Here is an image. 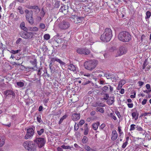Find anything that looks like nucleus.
Instances as JSON below:
<instances>
[{"instance_id": "f257e3e1", "label": "nucleus", "mask_w": 151, "mask_h": 151, "mask_svg": "<svg viewBox=\"0 0 151 151\" xmlns=\"http://www.w3.org/2000/svg\"><path fill=\"white\" fill-rule=\"evenodd\" d=\"M118 38L119 41L123 42H128L132 40L131 35L126 31L120 32L118 35Z\"/></svg>"}, {"instance_id": "f03ea898", "label": "nucleus", "mask_w": 151, "mask_h": 151, "mask_svg": "<svg viewBox=\"0 0 151 151\" xmlns=\"http://www.w3.org/2000/svg\"><path fill=\"white\" fill-rule=\"evenodd\" d=\"M112 37V31L110 28H106L105 30L104 33L101 35V41L107 42L109 41Z\"/></svg>"}, {"instance_id": "7ed1b4c3", "label": "nucleus", "mask_w": 151, "mask_h": 151, "mask_svg": "<svg viewBox=\"0 0 151 151\" xmlns=\"http://www.w3.org/2000/svg\"><path fill=\"white\" fill-rule=\"evenodd\" d=\"M23 145L25 149L29 151H34L36 150V145L32 141H25Z\"/></svg>"}, {"instance_id": "20e7f679", "label": "nucleus", "mask_w": 151, "mask_h": 151, "mask_svg": "<svg viewBox=\"0 0 151 151\" xmlns=\"http://www.w3.org/2000/svg\"><path fill=\"white\" fill-rule=\"evenodd\" d=\"M25 13L26 17L27 20L31 24H32L34 23V20L32 17V10L29 11L27 9L25 10Z\"/></svg>"}, {"instance_id": "39448f33", "label": "nucleus", "mask_w": 151, "mask_h": 151, "mask_svg": "<svg viewBox=\"0 0 151 151\" xmlns=\"http://www.w3.org/2000/svg\"><path fill=\"white\" fill-rule=\"evenodd\" d=\"M34 141L37 144L40 148H41L44 146L46 142L45 139L42 137L37 138L34 140Z\"/></svg>"}, {"instance_id": "423d86ee", "label": "nucleus", "mask_w": 151, "mask_h": 151, "mask_svg": "<svg viewBox=\"0 0 151 151\" xmlns=\"http://www.w3.org/2000/svg\"><path fill=\"white\" fill-rule=\"evenodd\" d=\"M127 51V47L123 46H121L119 48V50L117 52V53L115 55L116 57L120 56L126 53Z\"/></svg>"}, {"instance_id": "0eeeda50", "label": "nucleus", "mask_w": 151, "mask_h": 151, "mask_svg": "<svg viewBox=\"0 0 151 151\" xmlns=\"http://www.w3.org/2000/svg\"><path fill=\"white\" fill-rule=\"evenodd\" d=\"M70 26V23L65 20H63L59 25V28L62 30H65L68 28Z\"/></svg>"}, {"instance_id": "6e6552de", "label": "nucleus", "mask_w": 151, "mask_h": 151, "mask_svg": "<svg viewBox=\"0 0 151 151\" xmlns=\"http://www.w3.org/2000/svg\"><path fill=\"white\" fill-rule=\"evenodd\" d=\"M77 52L80 54H84L87 55L90 53V50L86 47L78 48L76 50Z\"/></svg>"}, {"instance_id": "1a4fd4ad", "label": "nucleus", "mask_w": 151, "mask_h": 151, "mask_svg": "<svg viewBox=\"0 0 151 151\" xmlns=\"http://www.w3.org/2000/svg\"><path fill=\"white\" fill-rule=\"evenodd\" d=\"M56 61L57 62H58L59 63H60L61 65H65V63L63 62L60 59L58 58L54 57L52 58L51 59V60L50 61V64L49 65V66L51 65H54L55 66L56 65H57L56 63Z\"/></svg>"}, {"instance_id": "9d476101", "label": "nucleus", "mask_w": 151, "mask_h": 151, "mask_svg": "<svg viewBox=\"0 0 151 151\" xmlns=\"http://www.w3.org/2000/svg\"><path fill=\"white\" fill-rule=\"evenodd\" d=\"M98 62L95 59L89 60L85 62L84 66H96L98 64Z\"/></svg>"}, {"instance_id": "9b49d317", "label": "nucleus", "mask_w": 151, "mask_h": 151, "mask_svg": "<svg viewBox=\"0 0 151 151\" xmlns=\"http://www.w3.org/2000/svg\"><path fill=\"white\" fill-rule=\"evenodd\" d=\"M34 130L32 128H29L27 130V133L24 137V138L28 139L32 137L34 134Z\"/></svg>"}, {"instance_id": "f8f14e48", "label": "nucleus", "mask_w": 151, "mask_h": 151, "mask_svg": "<svg viewBox=\"0 0 151 151\" xmlns=\"http://www.w3.org/2000/svg\"><path fill=\"white\" fill-rule=\"evenodd\" d=\"M33 35L32 32H26L23 35L22 37L24 39H28L32 38Z\"/></svg>"}, {"instance_id": "ddd939ff", "label": "nucleus", "mask_w": 151, "mask_h": 151, "mask_svg": "<svg viewBox=\"0 0 151 151\" xmlns=\"http://www.w3.org/2000/svg\"><path fill=\"white\" fill-rule=\"evenodd\" d=\"M81 117L80 114L74 113L72 114L71 118L73 121H77L79 120Z\"/></svg>"}, {"instance_id": "4468645a", "label": "nucleus", "mask_w": 151, "mask_h": 151, "mask_svg": "<svg viewBox=\"0 0 151 151\" xmlns=\"http://www.w3.org/2000/svg\"><path fill=\"white\" fill-rule=\"evenodd\" d=\"M118 137V134L115 130H113L112 132V137L111 139L112 140H115Z\"/></svg>"}, {"instance_id": "2eb2a0df", "label": "nucleus", "mask_w": 151, "mask_h": 151, "mask_svg": "<svg viewBox=\"0 0 151 151\" xmlns=\"http://www.w3.org/2000/svg\"><path fill=\"white\" fill-rule=\"evenodd\" d=\"M114 97L110 96L107 101V104L109 105H112L114 102Z\"/></svg>"}, {"instance_id": "dca6fc26", "label": "nucleus", "mask_w": 151, "mask_h": 151, "mask_svg": "<svg viewBox=\"0 0 151 151\" xmlns=\"http://www.w3.org/2000/svg\"><path fill=\"white\" fill-rule=\"evenodd\" d=\"M4 94L6 96L9 95H12L13 96H15V94L11 90H7L4 92Z\"/></svg>"}, {"instance_id": "f3484780", "label": "nucleus", "mask_w": 151, "mask_h": 151, "mask_svg": "<svg viewBox=\"0 0 151 151\" xmlns=\"http://www.w3.org/2000/svg\"><path fill=\"white\" fill-rule=\"evenodd\" d=\"M37 68H37V67H33L32 68H29L27 67H25V71H27L29 72L32 70L33 71L35 70H37Z\"/></svg>"}, {"instance_id": "a211bd4d", "label": "nucleus", "mask_w": 151, "mask_h": 151, "mask_svg": "<svg viewBox=\"0 0 151 151\" xmlns=\"http://www.w3.org/2000/svg\"><path fill=\"white\" fill-rule=\"evenodd\" d=\"M132 115L133 118H134L135 120H137L138 119L139 116L138 113L137 112H134L132 113Z\"/></svg>"}, {"instance_id": "6ab92c4d", "label": "nucleus", "mask_w": 151, "mask_h": 151, "mask_svg": "<svg viewBox=\"0 0 151 151\" xmlns=\"http://www.w3.org/2000/svg\"><path fill=\"white\" fill-rule=\"evenodd\" d=\"M68 69L75 73H76L78 70L77 67H69Z\"/></svg>"}, {"instance_id": "aec40b11", "label": "nucleus", "mask_w": 151, "mask_h": 151, "mask_svg": "<svg viewBox=\"0 0 151 151\" xmlns=\"http://www.w3.org/2000/svg\"><path fill=\"white\" fill-rule=\"evenodd\" d=\"M20 27L23 30L26 31L27 29L25 27V23L24 22H22L20 24Z\"/></svg>"}, {"instance_id": "412c9836", "label": "nucleus", "mask_w": 151, "mask_h": 151, "mask_svg": "<svg viewBox=\"0 0 151 151\" xmlns=\"http://www.w3.org/2000/svg\"><path fill=\"white\" fill-rule=\"evenodd\" d=\"M99 125V122H97L96 123H95L93 124V128L94 130H96L98 127V126Z\"/></svg>"}, {"instance_id": "4be33fe9", "label": "nucleus", "mask_w": 151, "mask_h": 151, "mask_svg": "<svg viewBox=\"0 0 151 151\" xmlns=\"http://www.w3.org/2000/svg\"><path fill=\"white\" fill-rule=\"evenodd\" d=\"M5 139L4 138L0 136V147H1L5 143Z\"/></svg>"}, {"instance_id": "5701e85b", "label": "nucleus", "mask_w": 151, "mask_h": 151, "mask_svg": "<svg viewBox=\"0 0 151 151\" xmlns=\"http://www.w3.org/2000/svg\"><path fill=\"white\" fill-rule=\"evenodd\" d=\"M104 75V76H106L107 79H112L113 77V76L110 73H105Z\"/></svg>"}, {"instance_id": "b1692460", "label": "nucleus", "mask_w": 151, "mask_h": 151, "mask_svg": "<svg viewBox=\"0 0 151 151\" xmlns=\"http://www.w3.org/2000/svg\"><path fill=\"white\" fill-rule=\"evenodd\" d=\"M17 11L21 14H22L24 13V12L21 6H19L18 7L17 9Z\"/></svg>"}, {"instance_id": "393cba45", "label": "nucleus", "mask_w": 151, "mask_h": 151, "mask_svg": "<svg viewBox=\"0 0 151 151\" xmlns=\"http://www.w3.org/2000/svg\"><path fill=\"white\" fill-rule=\"evenodd\" d=\"M102 90L104 92H108L109 91L108 86H104V87L102 88Z\"/></svg>"}, {"instance_id": "a878e982", "label": "nucleus", "mask_w": 151, "mask_h": 151, "mask_svg": "<svg viewBox=\"0 0 151 151\" xmlns=\"http://www.w3.org/2000/svg\"><path fill=\"white\" fill-rule=\"evenodd\" d=\"M146 16L145 17V19H149L151 16V12L149 11H147L146 13Z\"/></svg>"}, {"instance_id": "bb28decb", "label": "nucleus", "mask_w": 151, "mask_h": 151, "mask_svg": "<svg viewBox=\"0 0 151 151\" xmlns=\"http://www.w3.org/2000/svg\"><path fill=\"white\" fill-rule=\"evenodd\" d=\"M84 148L87 151H96L95 150L91 148L88 145H85L84 147Z\"/></svg>"}, {"instance_id": "cd10ccee", "label": "nucleus", "mask_w": 151, "mask_h": 151, "mask_svg": "<svg viewBox=\"0 0 151 151\" xmlns=\"http://www.w3.org/2000/svg\"><path fill=\"white\" fill-rule=\"evenodd\" d=\"M29 30L31 31L36 32L38 30V28L35 27H30Z\"/></svg>"}, {"instance_id": "c85d7f7f", "label": "nucleus", "mask_w": 151, "mask_h": 151, "mask_svg": "<svg viewBox=\"0 0 151 151\" xmlns=\"http://www.w3.org/2000/svg\"><path fill=\"white\" fill-rule=\"evenodd\" d=\"M88 141L87 137L86 136L83 137V139L82 140V142L83 143H86Z\"/></svg>"}, {"instance_id": "c756f323", "label": "nucleus", "mask_w": 151, "mask_h": 151, "mask_svg": "<svg viewBox=\"0 0 151 151\" xmlns=\"http://www.w3.org/2000/svg\"><path fill=\"white\" fill-rule=\"evenodd\" d=\"M60 1H56L54 7L55 8H58L60 6Z\"/></svg>"}, {"instance_id": "7c9ffc66", "label": "nucleus", "mask_w": 151, "mask_h": 151, "mask_svg": "<svg viewBox=\"0 0 151 151\" xmlns=\"http://www.w3.org/2000/svg\"><path fill=\"white\" fill-rule=\"evenodd\" d=\"M109 116L113 119L114 120H116L117 119L116 117L114 115V113H111L109 115Z\"/></svg>"}, {"instance_id": "2f4dec72", "label": "nucleus", "mask_w": 151, "mask_h": 151, "mask_svg": "<svg viewBox=\"0 0 151 151\" xmlns=\"http://www.w3.org/2000/svg\"><path fill=\"white\" fill-rule=\"evenodd\" d=\"M66 10L65 5H63L61 6L60 8L59 9V12H63L64 11Z\"/></svg>"}, {"instance_id": "473e14b6", "label": "nucleus", "mask_w": 151, "mask_h": 151, "mask_svg": "<svg viewBox=\"0 0 151 151\" xmlns=\"http://www.w3.org/2000/svg\"><path fill=\"white\" fill-rule=\"evenodd\" d=\"M96 111H99L101 113H103L104 111L103 108L100 107L97 108Z\"/></svg>"}, {"instance_id": "72a5a7b5", "label": "nucleus", "mask_w": 151, "mask_h": 151, "mask_svg": "<svg viewBox=\"0 0 151 151\" xmlns=\"http://www.w3.org/2000/svg\"><path fill=\"white\" fill-rule=\"evenodd\" d=\"M67 116L66 115H64L60 119L59 121L58 122V124H61V123L64 120V119H65Z\"/></svg>"}, {"instance_id": "f704fd0d", "label": "nucleus", "mask_w": 151, "mask_h": 151, "mask_svg": "<svg viewBox=\"0 0 151 151\" xmlns=\"http://www.w3.org/2000/svg\"><path fill=\"white\" fill-rule=\"evenodd\" d=\"M136 129L137 130L139 131H145L143 130L142 127L139 126H138V125H137L136 127Z\"/></svg>"}, {"instance_id": "c9c22d12", "label": "nucleus", "mask_w": 151, "mask_h": 151, "mask_svg": "<svg viewBox=\"0 0 151 151\" xmlns=\"http://www.w3.org/2000/svg\"><path fill=\"white\" fill-rule=\"evenodd\" d=\"M61 147L65 149H71V147L69 146H65V145H63L61 146Z\"/></svg>"}, {"instance_id": "e433bc0d", "label": "nucleus", "mask_w": 151, "mask_h": 151, "mask_svg": "<svg viewBox=\"0 0 151 151\" xmlns=\"http://www.w3.org/2000/svg\"><path fill=\"white\" fill-rule=\"evenodd\" d=\"M83 19V18L82 17H77V22H76V23H79L81 22L82 21Z\"/></svg>"}, {"instance_id": "4c0bfd02", "label": "nucleus", "mask_w": 151, "mask_h": 151, "mask_svg": "<svg viewBox=\"0 0 151 151\" xmlns=\"http://www.w3.org/2000/svg\"><path fill=\"white\" fill-rule=\"evenodd\" d=\"M44 39L48 40L50 38V36L49 34H46L44 35Z\"/></svg>"}, {"instance_id": "58836bf2", "label": "nucleus", "mask_w": 151, "mask_h": 151, "mask_svg": "<svg viewBox=\"0 0 151 151\" xmlns=\"http://www.w3.org/2000/svg\"><path fill=\"white\" fill-rule=\"evenodd\" d=\"M30 63L32 64L34 66H37V60L35 59L33 61H30Z\"/></svg>"}, {"instance_id": "ea45409f", "label": "nucleus", "mask_w": 151, "mask_h": 151, "mask_svg": "<svg viewBox=\"0 0 151 151\" xmlns=\"http://www.w3.org/2000/svg\"><path fill=\"white\" fill-rule=\"evenodd\" d=\"M17 84L18 86H19L20 87H22L24 85V83L23 82H21V81L17 82Z\"/></svg>"}, {"instance_id": "a19ab883", "label": "nucleus", "mask_w": 151, "mask_h": 151, "mask_svg": "<svg viewBox=\"0 0 151 151\" xmlns=\"http://www.w3.org/2000/svg\"><path fill=\"white\" fill-rule=\"evenodd\" d=\"M44 132V129H42L40 130L37 131V133L39 135H41Z\"/></svg>"}, {"instance_id": "79ce46f5", "label": "nucleus", "mask_w": 151, "mask_h": 151, "mask_svg": "<svg viewBox=\"0 0 151 151\" xmlns=\"http://www.w3.org/2000/svg\"><path fill=\"white\" fill-rule=\"evenodd\" d=\"M29 8L30 9H35L36 10H37V9H38V6H30Z\"/></svg>"}, {"instance_id": "37998d69", "label": "nucleus", "mask_w": 151, "mask_h": 151, "mask_svg": "<svg viewBox=\"0 0 151 151\" xmlns=\"http://www.w3.org/2000/svg\"><path fill=\"white\" fill-rule=\"evenodd\" d=\"M126 83V81L125 80H122L119 82V84L121 86H122L124 84Z\"/></svg>"}, {"instance_id": "c03bdc74", "label": "nucleus", "mask_w": 151, "mask_h": 151, "mask_svg": "<svg viewBox=\"0 0 151 151\" xmlns=\"http://www.w3.org/2000/svg\"><path fill=\"white\" fill-rule=\"evenodd\" d=\"M85 68L91 71L95 68V67H85Z\"/></svg>"}, {"instance_id": "a18cd8bd", "label": "nucleus", "mask_w": 151, "mask_h": 151, "mask_svg": "<svg viewBox=\"0 0 151 151\" xmlns=\"http://www.w3.org/2000/svg\"><path fill=\"white\" fill-rule=\"evenodd\" d=\"M136 125L134 124H132L130 125V131H132L134 130L136 128V127L135 126Z\"/></svg>"}, {"instance_id": "49530a36", "label": "nucleus", "mask_w": 151, "mask_h": 151, "mask_svg": "<svg viewBox=\"0 0 151 151\" xmlns=\"http://www.w3.org/2000/svg\"><path fill=\"white\" fill-rule=\"evenodd\" d=\"M37 119L38 122L39 123L42 122V121L41 118V116L40 115H38L37 118Z\"/></svg>"}, {"instance_id": "de8ad7c7", "label": "nucleus", "mask_w": 151, "mask_h": 151, "mask_svg": "<svg viewBox=\"0 0 151 151\" xmlns=\"http://www.w3.org/2000/svg\"><path fill=\"white\" fill-rule=\"evenodd\" d=\"M20 50H12L11 52V53H12L13 54H15L18 53L20 51Z\"/></svg>"}, {"instance_id": "09e8293b", "label": "nucleus", "mask_w": 151, "mask_h": 151, "mask_svg": "<svg viewBox=\"0 0 151 151\" xmlns=\"http://www.w3.org/2000/svg\"><path fill=\"white\" fill-rule=\"evenodd\" d=\"M109 98V94L107 93H105V96H104V99L105 100H108V99Z\"/></svg>"}, {"instance_id": "8fccbe9b", "label": "nucleus", "mask_w": 151, "mask_h": 151, "mask_svg": "<svg viewBox=\"0 0 151 151\" xmlns=\"http://www.w3.org/2000/svg\"><path fill=\"white\" fill-rule=\"evenodd\" d=\"M148 62L147 59H146L143 63V66H146L148 64Z\"/></svg>"}, {"instance_id": "3c124183", "label": "nucleus", "mask_w": 151, "mask_h": 151, "mask_svg": "<svg viewBox=\"0 0 151 151\" xmlns=\"http://www.w3.org/2000/svg\"><path fill=\"white\" fill-rule=\"evenodd\" d=\"M128 144V142L126 141L124 143L122 146V147L123 148H125Z\"/></svg>"}, {"instance_id": "603ef678", "label": "nucleus", "mask_w": 151, "mask_h": 151, "mask_svg": "<svg viewBox=\"0 0 151 151\" xmlns=\"http://www.w3.org/2000/svg\"><path fill=\"white\" fill-rule=\"evenodd\" d=\"M85 123V122L83 120H81L80 121L79 123V125L80 126H82Z\"/></svg>"}, {"instance_id": "864d4df0", "label": "nucleus", "mask_w": 151, "mask_h": 151, "mask_svg": "<svg viewBox=\"0 0 151 151\" xmlns=\"http://www.w3.org/2000/svg\"><path fill=\"white\" fill-rule=\"evenodd\" d=\"M78 129V124L76 123H75V126H74V130L77 131Z\"/></svg>"}, {"instance_id": "5fc2aeb1", "label": "nucleus", "mask_w": 151, "mask_h": 151, "mask_svg": "<svg viewBox=\"0 0 151 151\" xmlns=\"http://www.w3.org/2000/svg\"><path fill=\"white\" fill-rule=\"evenodd\" d=\"M115 113L116 115L118 117L120 118L121 117V115L120 113V112L118 111H115Z\"/></svg>"}, {"instance_id": "6e6d98bb", "label": "nucleus", "mask_w": 151, "mask_h": 151, "mask_svg": "<svg viewBox=\"0 0 151 151\" xmlns=\"http://www.w3.org/2000/svg\"><path fill=\"white\" fill-rule=\"evenodd\" d=\"M40 27L42 29H44L45 28V26L44 24L43 23H40Z\"/></svg>"}, {"instance_id": "4d7b16f0", "label": "nucleus", "mask_w": 151, "mask_h": 151, "mask_svg": "<svg viewBox=\"0 0 151 151\" xmlns=\"http://www.w3.org/2000/svg\"><path fill=\"white\" fill-rule=\"evenodd\" d=\"M88 129H84V134L85 135H87L88 134Z\"/></svg>"}, {"instance_id": "13d9d810", "label": "nucleus", "mask_w": 151, "mask_h": 151, "mask_svg": "<svg viewBox=\"0 0 151 151\" xmlns=\"http://www.w3.org/2000/svg\"><path fill=\"white\" fill-rule=\"evenodd\" d=\"M118 131L119 132V134H120L121 135V134L123 133V132L122 131L121 129V127H118Z\"/></svg>"}, {"instance_id": "bf43d9fd", "label": "nucleus", "mask_w": 151, "mask_h": 151, "mask_svg": "<svg viewBox=\"0 0 151 151\" xmlns=\"http://www.w3.org/2000/svg\"><path fill=\"white\" fill-rule=\"evenodd\" d=\"M138 83L139 84V86H141L144 84V82L142 81H139L138 82Z\"/></svg>"}, {"instance_id": "052dcab7", "label": "nucleus", "mask_w": 151, "mask_h": 151, "mask_svg": "<svg viewBox=\"0 0 151 151\" xmlns=\"http://www.w3.org/2000/svg\"><path fill=\"white\" fill-rule=\"evenodd\" d=\"M127 105L128 107L129 108H132L133 106V104L132 103L128 104Z\"/></svg>"}, {"instance_id": "680f3d73", "label": "nucleus", "mask_w": 151, "mask_h": 151, "mask_svg": "<svg viewBox=\"0 0 151 151\" xmlns=\"http://www.w3.org/2000/svg\"><path fill=\"white\" fill-rule=\"evenodd\" d=\"M40 14L43 17L44 16V15H45V13L43 11V9H42V11L40 12Z\"/></svg>"}, {"instance_id": "e2e57ef3", "label": "nucleus", "mask_w": 151, "mask_h": 151, "mask_svg": "<svg viewBox=\"0 0 151 151\" xmlns=\"http://www.w3.org/2000/svg\"><path fill=\"white\" fill-rule=\"evenodd\" d=\"M22 40V39L21 38H19L16 41V43L17 44H18Z\"/></svg>"}, {"instance_id": "0e129e2a", "label": "nucleus", "mask_w": 151, "mask_h": 151, "mask_svg": "<svg viewBox=\"0 0 151 151\" xmlns=\"http://www.w3.org/2000/svg\"><path fill=\"white\" fill-rule=\"evenodd\" d=\"M105 124H102L101 125L100 128L102 129L105 127Z\"/></svg>"}, {"instance_id": "69168bd1", "label": "nucleus", "mask_w": 151, "mask_h": 151, "mask_svg": "<svg viewBox=\"0 0 151 151\" xmlns=\"http://www.w3.org/2000/svg\"><path fill=\"white\" fill-rule=\"evenodd\" d=\"M147 100L146 99H144L143 100V101H142V105H144L145 104H146V102H147Z\"/></svg>"}, {"instance_id": "338daca9", "label": "nucleus", "mask_w": 151, "mask_h": 151, "mask_svg": "<svg viewBox=\"0 0 151 151\" xmlns=\"http://www.w3.org/2000/svg\"><path fill=\"white\" fill-rule=\"evenodd\" d=\"M108 86H109V89L110 90V92H112L113 91V88L110 85H108Z\"/></svg>"}, {"instance_id": "774afa93", "label": "nucleus", "mask_w": 151, "mask_h": 151, "mask_svg": "<svg viewBox=\"0 0 151 151\" xmlns=\"http://www.w3.org/2000/svg\"><path fill=\"white\" fill-rule=\"evenodd\" d=\"M14 13H11L10 14V15L9 16V17L10 18H14Z\"/></svg>"}]
</instances>
